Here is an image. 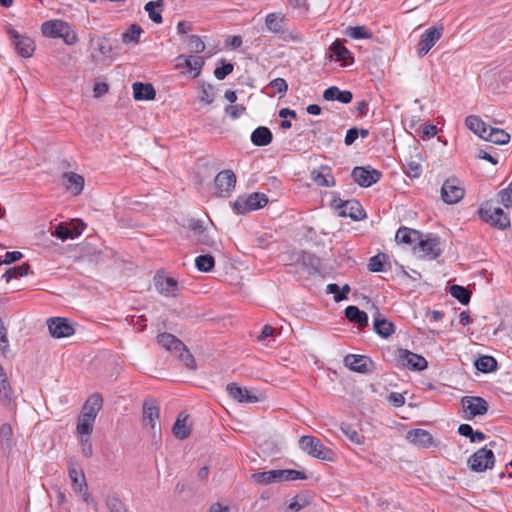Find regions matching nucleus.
I'll list each match as a JSON object with an SVG mask.
<instances>
[{"instance_id":"obj_1","label":"nucleus","mask_w":512,"mask_h":512,"mask_svg":"<svg viewBox=\"0 0 512 512\" xmlns=\"http://www.w3.org/2000/svg\"><path fill=\"white\" fill-rule=\"evenodd\" d=\"M251 479L256 484L267 485L286 481L305 480L307 479V475L303 471L295 469H275L253 473Z\"/></svg>"},{"instance_id":"obj_2","label":"nucleus","mask_w":512,"mask_h":512,"mask_svg":"<svg viewBox=\"0 0 512 512\" xmlns=\"http://www.w3.org/2000/svg\"><path fill=\"white\" fill-rule=\"evenodd\" d=\"M41 32L45 37L57 39L61 38L66 45H75L78 42V36L69 23L55 19L42 23Z\"/></svg>"},{"instance_id":"obj_3","label":"nucleus","mask_w":512,"mask_h":512,"mask_svg":"<svg viewBox=\"0 0 512 512\" xmlns=\"http://www.w3.org/2000/svg\"><path fill=\"white\" fill-rule=\"evenodd\" d=\"M299 447L311 457L324 461H333L334 459V452L314 436H302L299 439Z\"/></svg>"},{"instance_id":"obj_4","label":"nucleus","mask_w":512,"mask_h":512,"mask_svg":"<svg viewBox=\"0 0 512 512\" xmlns=\"http://www.w3.org/2000/svg\"><path fill=\"white\" fill-rule=\"evenodd\" d=\"M289 20L281 12L269 13L265 17V25L269 32L284 41H294L296 37L288 28Z\"/></svg>"},{"instance_id":"obj_5","label":"nucleus","mask_w":512,"mask_h":512,"mask_svg":"<svg viewBox=\"0 0 512 512\" xmlns=\"http://www.w3.org/2000/svg\"><path fill=\"white\" fill-rule=\"evenodd\" d=\"M268 203V197L264 193L254 192L248 195H240L233 202V209L237 214L258 210Z\"/></svg>"},{"instance_id":"obj_6","label":"nucleus","mask_w":512,"mask_h":512,"mask_svg":"<svg viewBox=\"0 0 512 512\" xmlns=\"http://www.w3.org/2000/svg\"><path fill=\"white\" fill-rule=\"evenodd\" d=\"M481 220L491 226L504 230L510 226L508 215L499 207H492L488 203L479 209Z\"/></svg>"},{"instance_id":"obj_7","label":"nucleus","mask_w":512,"mask_h":512,"mask_svg":"<svg viewBox=\"0 0 512 512\" xmlns=\"http://www.w3.org/2000/svg\"><path fill=\"white\" fill-rule=\"evenodd\" d=\"M464 418L472 420L476 416H483L488 412V402L479 396H464L461 399Z\"/></svg>"},{"instance_id":"obj_8","label":"nucleus","mask_w":512,"mask_h":512,"mask_svg":"<svg viewBox=\"0 0 512 512\" xmlns=\"http://www.w3.org/2000/svg\"><path fill=\"white\" fill-rule=\"evenodd\" d=\"M495 457L491 449H478L468 459V466L474 472H484L494 466Z\"/></svg>"},{"instance_id":"obj_9","label":"nucleus","mask_w":512,"mask_h":512,"mask_svg":"<svg viewBox=\"0 0 512 512\" xmlns=\"http://www.w3.org/2000/svg\"><path fill=\"white\" fill-rule=\"evenodd\" d=\"M464 194V188L455 177L445 180L441 187V198L447 204L458 203L464 197Z\"/></svg>"},{"instance_id":"obj_10","label":"nucleus","mask_w":512,"mask_h":512,"mask_svg":"<svg viewBox=\"0 0 512 512\" xmlns=\"http://www.w3.org/2000/svg\"><path fill=\"white\" fill-rule=\"evenodd\" d=\"M443 32V26H432L429 27L421 35L417 45V54L419 57H424L430 49L436 44L441 38Z\"/></svg>"},{"instance_id":"obj_11","label":"nucleus","mask_w":512,"mask_h":512,"mask_svg":"<svg viewBox=\"0 0 512 512\" xmlns=\"http://www.w3.org/2000/svg\"><path fill=\"white\" fill-rule=\"evenodd\" d=\"M334 203H337V200H334ZM335 208L338 211V215L341 217H350L355 221L362 220L366 217L365 210L355 199L346 201L339 199V204H335Z\"/></svg>"},{"instance_id":"obj_12","label":"nucleus","mask_w":512,"mask_h":512,"mask_svg":"<svg viewBox=\"0 0 512 512\" xmlns=\"http://www.w3.org/2000/svg\"><path fill=\"white\" fill-rule=\"evenodd\" d=\"M382 173L369 166H358L351 172L352 179L361 187H370L381 179Z\"/></svg>"},{"instance_id":"obj_13","label":"nucleus","mask_w":512,"mask_h":512,"mask_svg":"<svg viewBox=\"0 0 512 512\" xmlns=\"http://www.w3.org/2000/svg\"><path fill=\"white\" fill-rule=\"evenodd\" d=\"M7 34L9 35L16 52L20 56L28 58L33 55L35 46L33 40L30 37L19 34V32L13 28H9L7 30Z\"/></svg>"},{"instance_id":"obj_14","label":"nucleus","mask_w":512,"mask_h":512,"mask_svg":"<svg viewBox=\"0 0 512 512\" xmlns=\"http://www.w3.org/2000/svg\"><path fill=\"white\" fill-rule=\"evenodd\" d=\"M214 184L218 196L229 197L236 185V175L232 170H223L216 175Z\"/></svg>"},{"instance_id":"obj_15","label":"nucleus","mask_w":512,"mask_h":512,"mask_svg":"<svg viewBox=\"0 0 512 512\" xmlns=\"http://www.w3.org/2000/svg\"><path fill=\"white\" fill-rule=\"evenodd\" d=\"M418 253L429 259H436L442 253L441 241L438 237L419 238L415 247Z\"/></svg>"},{"instance_id":"obj_16","label":"nucleus","mask_w":512,"mask_h":512,"mask_svg":"<svg viewBox=\"0 0 512 512\" xmlns=\"http://www.w3.org/2000/svg\"><path fill=\"white\" fill-rule=\"evenodd\" d=\"M49 332L54 338H65L74 334L75 330L66 318L54 317L47 320Z\"/></svg>"},{"instance_id":"obj_17","label":"nucleus","mask_w":512,"mask_h":512,"mask_svg":"<svg viewBox=\"0 0 512 512\" xmlns=\"http://www.w3.org/2000/svg\"><path fill=\"white\" fill-rule=\"evenodd\" d=\"M344 364L350 370L367 374L374 368L373 361L365 355L348 354L344 357Z\"/></svg>"},{"instance_id":"obj_18","label":"nucleus","mask_w":512,"mask_h":512,"mask_svg":"<svg viewBox=\"0 0 512 512\" xmlns=\"http://www.w3.org/2000/svg\"><path fill=\"white\" fill-rule=\"evenodd\" d=\"M398 360L403 366L416 371H422L428 366V362L423 356L407 349L398 350Z\"/></svg>"},{"instance_id":"obj_19","label":"nucleus","mask_w":512,"mask_h":512,"mask_svg":"<svg viewBox=\"0 0 512 512\" xmlns=\"http://www.w3.org/2000/svg\"><path fill=\"white\" fill-rule=\"evenodd\" d=\"M228 395L239 403H256L261 399L247 388L238 386L236 383H230L226 387Z\"/></svg>"},{"instance_id":"obj_20","label":"nucleus","mask_w":512,"mask_h":512,"mask_svg":"<svg viewBox=\"0 0 512 512\" xmlns=\"http://www.w3.org/2000/svg\"><path fill=\"white\" fill-rule=\"evenodd\" d=\"M160 410L155 400L149 399L143 403V423L155 433L156 421L159 419Z\"/></svg>"},{"instance_id":"obj_21","label":"nucleus","mask_w":512,"mask_h":512,"mask_svg":"<svg viewBox=\"0 0 512 512\" xmlns=\"http://www.w3.org/2000/svg\"><path fill=\"white\" fill-rule=\"evenodd\" d=\"M373 327L374 331L383 338L389 337L395 331L394 324L383 317L377 307H374Z\"/></svg>"},{"instance_id":"obj_22","label":"nucleus","mask_w":512,"mask_h":512,"mask_svg":"<svg viewBox=\"0 0 512 512\" xmlns=\"http://www.w3.org/2000/svg\"><path fill=\"white\" fill-rule=\"evenodd\" d=\"M328 57L342 62L343 66L352 63L354 60L351 52L339 40L334 41L329 47Z\"/></svg>"},{"instance_id":"obj_23","label":"nucleus","mask_w":512,"mask_h":512,"mask_svg":"<svg viewBox=\"0 0 512 512\" xmlns=\"http://www.w3.org/2000/svg\"><path fill=\"white\" fill-rule=\"evenodd\" d=\"M407 439L414 445L428 448L433 445V436L424 429L416 428L407 432Z\"/></svg>"},{"instance_id":"obj_24","label":"nucleus","mask_w":512,"mask_h":512,"mask_svg":"<svg viewBox=\"0 0 512 512\" xmlns=\"http://www.w3.org/2000/svg\"><path fill=\"white\" fill-rule=\"evenodd\" d=\"M155 286L159 293L167 297H175L179 292L178 282L172 277H157Z\"/></svg>"},{"instance_id":"obj_25","label":"nucleus","mask_w":512,"mask_h":512,"mask_svg":"<svg viewBox=\"0 0 512 512\" xmlns=\"http://www.w3.org/2000/svg\"><path fill=\"white\" fill-rule=\"evenodd\" d=\"M133 97L137 101H150L156 96V90L151 83L134 82L132 85Z\"/></svg>"},{"instance_id":"obj_26","label":"nucleus","mask_w":512,"mask_h":512,"mask_svg":"<svg viewBox=\"0 0 512 512\" xmlns=\"http://www.w3.org/2000/svg\"><path fill=\"white\" fill-rule=\"evenodd\" d=\"M63 185L74 195H79L84 188V178L74 172L64 173L62 176Z\"/></svg>"},{"instance_id":"obj_27","label":"nucleus","mask_w":512,"mask_h":512,"mask_svg":"<svg viewBox=\"0 0 512 512\" xmlns=\"http://www.w3.org/2000/svg\"><path fill=\"white\" fill-rule=\"evenodd\" d=\"M323 98L326 101H339L348 104L352 101L353 95L348 90H340L337 86H330L324 91Z\"/></svg>"},{"instance_id":"obj_28","label":"nucleus","mask_w":512,"mask_h":512,"mask_svg":"<svg viewBox=\"0 0 512 512\" xmlns=\"http://www.w3.org/2000/svg\"><path fill=\"white\" fill-rule=\"evenodd\" d=\"M157 342L160 346L173 353H178L184 349V344L181 340L170 333H161L157 336Z\"/></svg>"},{"instance_id":"obj_29","label":"nucleus","mask_w":512,"mask_h":512,"mask_svg":"<svg viewBox=\"0 0 512 512\" xmlns=\"http://www.w3.org/2000/svg\"><path fill=\"white\" fill-rule=\"evenodd\" d=\"M344 313L350 322L357 324L359 327L364 328L368 325L366 312L360 310L357 306L350 305L346 307Z\"/></svg>"},{"instance_id":"obj_30","label":"nucleus","mask_w":512,"mask_h":512,"mask_svg":"<svg viewBox=\"0 0 512 512\" xmlns=\"http://www.w3.org/2000/svg\"><path fill=\"white\" fill-rule=\"evenodd\" d=\"M102 402L103 400L100 394H93L86 401L81 414L86 417L89 416L92 420L95 421L96 416L102 407Z\"/></svg>"},{"instance_id":"obj_31","label":"nucleus","mask_w":512,"mask_h":512,"mask_svg":"<svg viewBox=\"0 0 512 512\" xmlns=\"http://www.w3.org/2000/svg\"><path fill=\"white\" fill-rule=\"evenodd\" d=\"M482 139L494 144L504 145L510 141V135L501 128L489 126L486 135H483Z\"/></svg>"},{"instance_id":"obj_32","label":"nucleus","mask_w":512,"mask_h":512,"mask_svg":"<svg viewBox=\"0 0 512 512\" xmlns=\"http://www.w3.org/2000/svg\"><path fill=\"white\" fill-rule=\"evenodd\" d=\"M273 140L272 132L265 126L257 127L251 134V142L255 146H267Z\"/></svg>"},{"instance_id":"obj_33","label":"nucleus","mask_w":512,"mask_h":512,"mask_svg":"<svg viewBox=\"0 0 512 512\" xmlns=\"http://www.w3.org/2000/svg\"><path fill=\"white\" fill-rule=\"evenodd\" d=\"M421 233L415 229L400 227L395 235V240L398 243L412 245L418 242Z\"/></svg>"},{"instance_id":"obj_34","label":"nucleus","mask_w":512,"mask_h":512,"mask_svg":"<svg viewBox=\"0 0 512 512\" xmlns=\"http://www.w3.org/2000/svg\"><path fill=\"white\" fill-rule=\"evenodd\" d=\"M68 474L72 482L73 490L76 493H82V490L87 488V482L83 471L71 465L68 468Z\"/></svg>"},{"instance_id":"obj_35","label":"nucleus","mask_w":512,"mask_h":512,"mask_svg":"<svg viewBox=\"0 0 512 512\" xmlns=\"http://www.w3.org/2000/svg\"><path fill=\"white\" fill-rule=\"evenodd\" d=\"M187 420L188 416H182V414L177 417L172 427L173 435L177 439L184 440L189 437L191 433V427L187 424Z\"/></svg>"},{"instance_id":"obj_36","label":"nucleus","mask_w":512,"mask_h":512,"mask_svg":"<svg viewBox=\"0 0 512 512\" xmlns=\"http://www.w3.org/2000/svg\"><path fill=\"white\" fill-rule=\"evenodd\" d=\"M465 124L469 130L480 138H482L483 135H486L489 128V125L483 122V120L476 115L468 116L465 120Z\"/></svg>"},{"instance_id":"obj_37","label":"nucleus","mask_w":512,"mask_h":512,"mask_svg":"<svg viewBox=\"0 0 512 512\" xmlns=\"http://www.w3.org/2000/svg\"><path fill=\"white\" fill-rule=\"evenodd\" d=\"M163 0L149 1L144 5V10L148 13L149 19L154 23L160 24L163 22L161 8Z\"/></svg>"},{"instance_id":"obj_38","label":"nucleus","mask_w":512,"mask_h":512,"mask_svg":"<svg viewBox=\"0 0 512 512\" xmlns=\"http://www.w3.org/2000/svg\"><path fill=\"white\" fill-rule=\"evenodd\" d=\"M340 430L346 438L354 445H363L365 437L358 432V430L349 423H341Z\"/></svg>"},{"instance_id":"obj_39","label":"nucleus","mask_w":512,"mask_h":512,"mask_svg":"<svg viewBox=\"0 0 512 512\" xmlns=\"http://www.w3.org/2000/svg\"><path fill=\"white\" fill-rule=\"evenodd\" d=\"M89 43L91 46H94L102 56H108L112 52V46L106 37H97L90 34Z\"/></svg>"},{"instance_id":"obj_40","label":"nucleus","mask_w":512,"mask_h":512,"mask_svg":"<svg viewBox=\"0 0 512 512\" xmlns=\"http://www.w3.org/2000/svg\"><path fill=\"white\" fill-rule=\"evenodd\" d=\"M105 504L110 512H129L126 504L117 493H110L105 498Z\"/></svg>"},{"instance_id":"obj_41","label":"nucleus","mask_w":512,"mask_h":512,"mask_svg":"<svg viewBox=\"0 0 512 512\" xmlns=\"http://www.w3.org/2000/svg\"><path fill=\"white\" fill-rule=\"evenodd\" d=\"M143 29L138 24H132L129 28L122 34V42L124 44L134 43L137 44L140 41V36L143 33Z\"/></svg>"},{"instance_id":"obj_42","label":"nucleus","mask_w":512,"mask_h":512,"mask_svg":"<svg viewBox=\"0 0 512 512\" xmlns=\"http://www.w3.org/2000/svg\"><path fill=\"white\" fill-rule=\"evenodd\" d=\"M30 272V265L28 263H23L19 266H14L7 269L3 274V278L9 282L12 279H18L20 277L27 276Z\"/></svg>"},{"instance_id":"obj_43","label":"nucleus","mask_w":512,"mask_h":512,"mask_svg":"<svg viewBox=\"0 0 512 512\" xmlns=\"http://www.w3.org/2000/svg\"><path fill=\"white\" fill-rule=\"evenodd\" d=\"M449 293L463 305L468 304L471 299V292L464 286L451 285Z\"/></svg>"},{"instance_id":"obj_44","label":"nucleus","mask_w":512,"mask_h":512,"mask_svg":"<svg viewBox=\"0 0 512 512\" xmlns=\"http://www.w3.org/2000/svg\"><path fill=\"white\" fill-rule=\"evenodd\" d=\"M350 290L351 289L348 284H345L342 288H340L336 283H330L326 287V292L328 294H333L334 300L336 302L347 299Z\"/></svg>"},{"instance_id":"obj_45","label":"nucleus","mask_w":512,"mask_h":512,"mask_svg":"<svg viewBox=\"0 0 512 512\" xmlns=\"http://www.w3.org/2000/svg\"><path fill=\"white\" fill-rule=\"evenodd\" d=\"M475 367L482 373H489L497 368V361L492 356H481L475 361Z\"/></svg>"},{"instance_id":"obj_46","label":"nucleus","mask_w":512,"mask_h":512,"mask_svg":"<svg viewBox=\"0 0 512 512\" xmlns=\"http://www.w3.org/2000/svg\"><path fill=\"white\" fill-rule=\"evenodd\" d=\"M195 266L201 272H210L215 266L214 257L210 254L199 255L195 259Z\"/></svg>"},{"instance_id":"obj_47","label":"nucleus","mask_w":512,"mask_h":512,"mask_svg":"<svg viewBox=\"0 0 512 512\" xmlns=\"http://www.w3.org/2000/svg\"><path fill=\"white\" fill-rule=\"evenodd\" d=\"M387 262V255L384 253H378L371 257L368 263V269L371 272H383L385 271V265Z\"/></svg>"},{"instance_id":"obj_48","label":"nucleus","mask_w":512,"mask_h":512,"mask_svg":"<svg viewBox=\"0 0 512 512\" xmlns=\"http://www.w3.org/2000/svg\"><path fill=\"white\" fill-rule=\"evenodd\" d=\"M94 420H92L89 416L80 415L77 422V432L80 436L87 435L89 436L93 431Z\"/></svg>"},{"instance_id":"obj_49","label":"nucleus","mask_w":512,"mask_h":512,"mask_svg":"<svg viewBox=\"0 0 512 512\" xmlns=\"http://www.w3.org/2000/svg\"><path fill=\"white\" fill-rule=\"evenodd\" d=\"M404 173L410 178H418L422 173V166L416 160H406L403 164Z\"/></svg>"},{"instance_id":"obj_50","label":"nucleus","mask_w":512,"mask_h":512,"mask_svg":"<svg viewBox=\"0 0 512 512\" xmlns=\"http://www.w3.org/2000/svg\"><path fill=\"white\" fill-rule=\"evenodd\" d=\"M346 34L353 39H370L372 37L371 31L365 26L348 27Z\"/></svg>"},{"instance_id":"obj_51","label":"nucleus","mask_w":512,"mask_h":512,"mask_svg":"<svg viewBox=\"0 0 512 512\" xmlns=\"http://www.w3.org/2000/svg\"><path fill=\"white\" fill-rule=\"evenodd\" d=\"M185 65L190 71H194V76H198L201 72V69L204 65V59L201 56H193L190 55L185 57Z\"/></svg>"},{"instance_id":"obj_52","label":"nucleus","mask_w":512,"mask_h":512,"mask_svg":"<svg viewBox=\"0 0 512 512\" xmlns=\"http://www.w3.org/2000/svg\"><path fill=\"white\" fill-rule=\"evenodd\" d=\"M13 430L10 424L4 423L0 427V442L6 448L12 447Z\"/></svg>"},{"instance_id":"obj_53","label":"nucleus","mask_w":512,"mask_h":512,"mask_svg":"<svg viewBox=\"0 0 512 512\" xmlns=\"http://www.w3.org/2000/svg\"><path fill=\"white\" fill-rule=\"evenodd\" d=\"M315 183L323 187H331L335 184L334 177L331 174H323L320 172H312Z\"/></svg>"},{"instance_id":"obj_54","label":"nucleus","mask_w":512,"mask_h":512,"mask_svg":"<svg viewBox=\"0 0 512 512\" xmlns=\"http://www.w3.org/2000/svg\"><path fill=\"white\" fill-rule=\"evenodd\" d=\"M215 98V90L211 84H203L200 92V101L205 104H211Z\"/></svg>"},{"instance_id":"obj_55","label":"nucleus","mask_w":512,"mask_h":512,"mask_svg":"<svg viewBox=\"0 0 512 512\" xmlns=\"http://www.w3.org/2000/svg\"><path fill=\"white\" fill-rule=\"evenodd\" d=\"M12 399V389L7 378H1L0 380V400L8 404Z\"/></svg>"},{"instance_id":"obj_56","label":"nucleus","mask_w":512,"mask_h":512,"mask_svg":"<svg viewBox=\"0 0 512 512\" xmlns=\"http://www.w3.org/2000/svg\"><path fill=\"white\" fill-rule=\"evenodd\" d=\"M221 67H216L214 70V76L218 80H223L233 72L234 66L230 62H226L225 60H221Z\"/></svg>"},{"instance_id":"obj_57","label":"nucleus","mask_w":512,"mask_h":512,"mask_svg":"<svg viewBox=\"0 0 512 512\" xmlns=\"http://www.w3.org/2000/svg\"><path fill=\"white\" fill-rule=\"evenodd\" d=\"M309 504V501L305 496L296 495L291 499V502L288 505V510L290 512H299L301 509L305 508Z\"/></svg>"},{"instance_id":"obj_58","label":"nucleus","mask_w":512,"mask_h":512,"mask_svg":"<svg viewBox=\"0 0 512 512\" xmlns=\"http://www.w3.org/2000/svg\"><path fill=\"white\" fill-rule=\"evenodd\" d=\"M52 235L56 236L57 238H59L61 240L73 239L72 229L64 223H59L55 227V230L52 233Z\"/></svg>"},{"instance_id":"obj_59","label":"nucleus","mask_w":512,"mask_h":512,"mask_svg":"<svg viewBox=\"0 0 512 512\" xmlns=\"http://www.w3.org/2000/svg\"><path fill=\"white\" fill-rule=\"evenodd\" d=\"M178 356L180 360L183 362V364L190 369L196 368V362L194 359V356L189 352L187 347L184 345V349L181 351H178Z\"/></svg>"},{"instance_id":"obj_60","label":"nucleus","mask_w":512,"mask_h":512,"mask_svg":"<svg viewBox=\"0 0 512 512\" xmlns=\"http://www.w3.org/2000/svg\"><path fill=\"white\" fill-rule=\"evenodd\" d=\"M188 45L192 52L201 53L205 50V43L198 35H191L188 38Z\"/></svg>"},{"instance_id":"obj_61","label":"nucleus","mask_w":512,"mask_h":512,"mask_svg":"<svg viewBox=\"0 0 512 512\" xmlns=\"http://www.w3.org/2000/svg\"><path fill=\"white\" fill-rule=\"evenodd\" d=\"M498 197L500 199V203L506 208L512 207V181L509 183L507 188L502 189L498 193Z\"/></svg>"},{"instance_id":"obj_62","label":"nucleus","mask_w":512,"mask_h":512,"mask_svg":"<svg viewBox=\"0 0 512 512\" xmlns=\"http://www.w3.org/2000/svg\"><path fill=\"white\" fill-rule=\"evenodd\" d=\"M246 111V108L242 104L229 105L225 107V112L232 118L238 119Z\"/></svg>"},{"instance_id":"obj_63","label":"nucleus","mask_w":512,"mask_h":512,"mask_svg":"<svg viewBox=\"0 0 512 512\" xmlns=\"http://www.w3.org/2000/svg\"><path fill=\"white\" fill-rule=\"evenodd\" d=\"M302 264L316 272L319 269L320 260L312 254H305L302 257Z\"/></svg>"},{"instance_id":"obj_64","label":"nucleus","mask_w":512,"mask_h":512,"mask_svg":"<svg viewBox=\"0 0 512 512\" xmlns=\"http://www.w3.org/2000/svg\"><path fill=\"white\" fill-rule=\"evenodd\" d=\"M269 86L274 89L275 92L279 94H285L288 90V84L283 78H275L270 83Z\"/></svg>"}]
</instances>
